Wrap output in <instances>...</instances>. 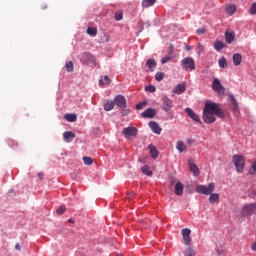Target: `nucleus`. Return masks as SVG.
<instances>
[{"label":"nucleus","mask_w":256,"mask_h":256,"mask_svg":"<svg viewBox=\"0 0 256 256\" xmlns=\"http://www.w3.org/2000/svg\"><path fill=\"white\" fill-rule=\"evenodd\" d=\"M212 89L216 92H220L223 89L222 84L220 83L218 78H214L213 84H212Z\"/></svg>","instance_id":"a211bd4d"},{"label":"nucleus","mask_w":256,"mask_h":256,"mask_svg":"<svg viewBox=\"0 0 256 256\" xmlns=\"http://www.w3.org/2000/svg\"><path fill=\"white\" fill-rule=\"evenodd\" d=\"M62 137L64 138V142L69 144V143H72L73 140H75L76 134L68 131V132H64V134H62Z\"/></svg>","instance_id":"f8f14e48"},{"label":"nucleus","mask_w":256,"mask_h":256,"mask_svg":"<svg viewBox=\"0 0 256 256\" xmlns=\"http://www.w3.org/2000/svg\"><path fill=\"white\" fill-rule=\"evenodd\" d=\"M181 67H183L186 71H194L196 69L195 67V60L191 57H186L183 60H181Z\"/></svg>","instance_id":"20e7f679"},{"label":"nucleus","mask_w":256,"mask_h":256,"mask_svg":"<svg viewBox=\"0 0 256 256\" xmlns=\"http://www.w3.org/2000/svg\"><path fill=\"white\" fill-rule=\"evenodd\" d=\"M251 250L256 251V241L253 244H251Z\"/></svg>","instance_id":"3c124183"},{"label":"nucleus","mask_w":256,"mask_h":256,"mask_svg":"<svg viewBox=\"0 0 256 256\" xmlns=\"http://www.w3.org/2000/svg\"><path fill=\"white\" fill-rule=\"evenodd\" d=\"M216 117L224 119L225 113L220 108L219 104L213 101H207L202 112V120H204L205 124L211 125L216 122Z\"/></svg>","instance_id":"f257e3e1"},{"label":"nucleus","mask_w":256,"mask_h":256,"mask_svg":"<svg viewBox=\"0 0 256 256\" xmlns=\"http://www.w3.org/2000/svg\"><path fill=\"white\" fill-rule=\"evenodd\" d=\"M185 49H186V51H191L192 48H191V46L187 45Z\"/></svg>","instance_id":"4d7b16f0"},{"label":"nucleus","mask_w":256,"mask_h":256,"mask_svg":"<svg viewBox=\"0 0 256 256\" xmlns=\"http://www.w3.org/2000/svg\"><path fill=\"white\" fill-rule=\"evenodd\" d=\"M175 148L177 149L178 152L183 153L186 151L187 146L183 141H178Z\"/></svg>","instance_id":"412c9836"},{"label":"nucleus","mask_w":256,"mask_h":256,"mask_svg":"<svg viewBox=\"0 0 256 256\" xmlns=\"http://www.w3.org/2000/svg\"><path fill=\"white\" fill-rule=\"evenodd\" d=\"M223 48H225V43L222 41L214 42V49H216V51H222Z\"/></svg>","instance_id":"cd10ccee"},{"label":"nucleus","mask_w":256,"mask_h":256,"mask_svg":"<svg viewBox=\"0 0 256 256\" xmlns=\"http://www.w3.org/2000/svg\"><path fill=\"white\" fill-rule=\"evenodd\" d=\"M164 78H165L164 72H156L155 74L156 81L161 82L162 80H164Z\"/></svg>","instance_id":"473e14b6"},{"label":"nucleus","mask_w":256,"mask_h":256,"mask_svg":"<svg viewBox=\"0 0 256 256\" xmlns=\"http://www.w3.org/2000/svg\"><path fill=\"white\" fill-rule=\"evenodd\" d=\"M80 62L94 68L98 66L97 59L95 56L89 54L88 52H85L83 54H80L79 56Z\"/></svg>","instance_id":"f03ea898"},{"label":"nucleus","mask_w":256,"mask_h":256,"mask_svg":"<svg viewBox=\"0 0 256 256\" xmlns=\"http://www.w3.org/2000/svg\"><path fill=\"white\" fill-rule=\"evenodd\" d=\"M146 105V103H138L136 106H135V109L137 110H141L143 109V107Z\"/></svg>","instance_id":"de8ad7c7"},{"label":"nucleus","mask_w":256,"mask_h":256,"mask_svg":"<svg viewBox=\"0 0 256 256\" xmlns=\"http://www.w3.org/2000/svg\"><path fill=\"white\" fill-rule=\"evenodd\" d=\"M15 249L16 251H21V246L19 245V243H16Z\"/></svg>","instance_id":"864d4df0"},{"label":"nucleus","mask_w":256,"mask_h":256,"mask_svg":"<svg viewBox=\"0 0 256 256\" xmlns=\"http://www.w3.org/2000/svg\"><path fill=\"white\" fill-rule=\"evenodd\" d=\"M184 189H185V185H183V183H180V182L176 183L175 184V195L182 196Z\"/></svg>","instance_id":"6ab92c4d"},{"label":"nucleus","mask_w":256,"mask_h":256,"mask_svg":"<svg viewBox=\"0 0 256 256\" xmlns=\"http://www.w3.org/2000/svg\"><path fill=\"white\" fill-rule=\"evenodd\" d=\"M232 161L233 165H235L236 171H238V173H243L245 166L244 157L241 155H233Z\"/></svg>","instance_id":"7ed1b4c3"},{"label":"nucleus","mask_w":256,"mask_h":256,"mask_svg":"<svg viewBox=\"0 0 256 256\" xmlns=\"http://www.w3.org/2000/svg\"><path fill=\"white\" fill-rule=\"evenodd\" d=\"M38 176H39L40 179H42L43 178V173L40 172Z\"/></svg>","instance_id":"13d9d810"},{"label":"nucleus","mask_w":256,"mask_h":256,"mask_svg":"<svg viewBox=\"0 0 256 256\" xmlns=\"http://www.w3.org/2000/svg\"><path fill=\"white\" fill-rule=\"evenodd\" d=\"M156 115V110L149 108L146 111H144L143 113H141V116L143 118H147V119H153Z\"/></svg>","instance_id":"4468645a"},{"label":"nucleus","mask_w":256,"mask_h":256,"mask_svg":"<svg viewBox=\"0 0 256 256\" xmlns=\"http://www.w3.org/2000/svg\"><path fill=\"white\" fill-rule=\"evenodd\" d=\"M189 169H190V172H192L195 177L199 176V168L197 164L192 162L191 159H189Z\"/></svg>","instance_id":"2eb2a0df"},{"label":"nucleus","mask_w":256,"mask_h":256,"mask_svg":"<svg viewBox=\"0 0 256 256\" xmlns=\"http://www.w3.org/2000/svg\"><path fill=\"white\" fill-rule=\"evenodd\" d=\"M83 163H84L86 166H91V165H92V158H91V157H88V156L83 157Z\"/></svg>","instance_id":"4c0bfd02"},{"label":"nucleus","mask_w":256,"mask_h":256,"mask_svg":"<svg viewBox=\"0 0 256 256\" xmlns=\"http://www.w3.org/2000/svg\"><path fill=\"white\" fill-rule=\"evenodd\" d=\"M122 134L123 136H125L127 140H130V138H133L137 135V128L135 127L123 128Z\"/></svg>","instance_id":"9d476101"},{"label":"nucleus","mask_w":256,"mask_h":256,"mask_svg":"<svg viewBox=\"0 0 256 256\" xmlns=\"http://www.w3.org/2000/svg\"><path fill=\"white\" fill-rule=\"evenodd\" d=\"M250 175H256V161L251 164V169L249 171Z\"/></svg>","instance_id":"ea45409f"},{"label":"nucleus","mask_w":256,"mask_h":256,"mask_svg":"<svg viewBox=\"0 0 256 256\" xmlns=\"http://www.w3.org/2000/svg\"><path fill=\"white\" fill-rule=\"evenodd\" d=\"M185 112L187 114V116L190 117V119H192L193 121H195L196 123L202 124L201 119L199 118V116L197 115V113L193 112V110L189 107H187L185 109Z\"/></svg>","instance_id":"9b49d317"},{"label":"nucleus","mask_w":256,"mask_h":256,"mask_svg":"<svg viewBox=\"0 0 256 256\" xmlns=\"http://www.w3.org/2000/svg\"><path fill=\"white\" fill-rule=\"evenodd\" d=\"M193 143H195V140H192V139L187 140V144L191 145Z\"/></svg>","instance_id":"6e6d98bb"},{"label":"nucleus","mask_w":256,"mask_h":256,"mask_svg":"<svg viewBox=\"0 0 256 256\" xmlns=\"http://www.w3.org/2000/svg\"><path fill=\"white\" fill-rule=\"evenodd\" d=\"M236 11H237V6H235L234 4H229L226 6L227 15H234Z\"/></svg>","instance_id":"5701e85b"},{"label":"nucleus","mask_w":256,"mask_h":256,"mask_svg":"<svg viewBox=\"0 0 256 256\" xmlns=\"http://www.w3.org/2000/svg\"><path fill=\"white\" fill-rule=\"evenodd\" d=\"M149 151H150V156H152L153 159L158 158L159 152L154 145H149Z\"/></svg>","instance_id":"4be33fe9"},{"label":"nucleus","mask_w":256,"mask_h":256,"mask_svg":"<svg viewBox=\"0 0 256 256\" xmlns=\"http://www.w3.org/2000/svg\"><path fill=\"white\" fill-rule=\"evenodd\" d=\"M216 256H223V252L219 249L216 250Z\"/></svg>","instance_id":"603ef678"},{"label":"nucleus","mask_w":256,"mask_h":256,"mask_svg":"<svg viewBox=\"0 0 256 256\" xmlns=\"http://www.w3.org/2000/svg\"><path fill=\"white\" fill-rule=\"evenodd\" d=\"M107 42H109V35L104 34V35L102 36V43H107Z\"/></svg>","instance_id":"49530a36"},{"label":"nucleus","mask_w":256,"mask_h":256,"mask_svg":"<svg viewBox=\"0 0 256 256\" xmlns=\"http://www.w3.org/2000/svg\"><path fill=\"white\" fill-rule=\"evenodd\" d=\"M114 107L115 103L113 101H106V103H104V111L106 112L112 111Z\"/></svg>","instance_id":"b1692460"},{"label":"nucleus","mask_w":256,"mask_h":256,"mask_svg":"<svg viewBox=\"0 0 256 256\" xmlns=\"http://www.w3.org/2000/svg\"><path fill=\"white\" fill-rule=\"evenodd\" d=\"M171 109H173V100L164 96V98H162V111L168 113Z\"/></svg>","instance_id":"6e6552de"},{"label":"nucleus","mask_w":256,"mask_h":256,"mask_svg":"<svg viewBox=\"0 0 256 256\" xmlns=\"http://www.w3.org/2000/svg\"><path fill=\"white\" fill-rule=\"evenodd\" d=\"M256 214V204H247L242 208L241 216L248 217Z\"/></svg>","instance_id":"423d86ee"},{"label":"nucleus","mask_w":256,"mask_h":256,"mask_svg":"<svg viewBox=\"0 0 256 256\" xmlns=\"http://www.w3.org/2000/svg\"><path fill=\"white\" fill-rule=\"evenodd\" d=\"M114 19H116V21H121L123 19L122 12H116V14H114Z\"/></svg>","instance_id":"a19ab883"},{"label":"nucleus","mask_w":256,"mask_h":256,"mask_svg":"<svg viewBox=\"0 0 256 256\" xmlns=\"http://www.w3.org/2000/svg\"><path fill=\"white\" fill-rule=\"evenodd\" d=\"M224 38L226 39L227 44H231L235 41V34L234 32L226 31V33H224Z\"/></svg>","instance_id":"dca6fc26"},{"label":"nucleus","mask_w":256,"mask_h":256,"mask_svg":"<svg viewBox=\"0 0 256 256\" xmlns=\"http://www.w3.org/2000/svg\"><path fill=\"white\" fill-rule=\"evenodd\" d=\"M229 99H230V102H232L233 109L238 110V103L235 96L233 94H230Z\"/></svg>","instance_id":"7c9ffc66"},{"label":"nucleus","mask_w":256,"mask_h":256,"mask_svg":"<svg viewBox=\"0 0 256 256\" xmlns=\"http://www.w3.org/2000/svg\"><path fill=\"white\" fill-rule=\"evenodd\" d=\"M65 69L67 70V72H73V69H74L73 62L70 61L65 63Z\"/></svg>","instance_id":"e433bc0d"},{"label":"nucleus","mask_w":256,"mask_h":256,"mask_svg":"<svg viewBox=\"0 0 256 256\" xmlns=\"http://www.w3.org/2000/svg\"><path fill=\"white\" fill-rule=\"evenodd\" d=\"M43 9H46V6L42 7Z\"/></svg>","instance_id":"bf43d9fd"},{"label":"nucleus","mask_w":256,"mask_h":256,"mask_svg":"<svg viewBox=\"0 0 256 256\" xmlns=\"http://www.w3.org/2000/svg\"><path fill=\"white\" fill-rule=\"evenodd\" d=\"M64 118L68 122L73 123V122H75L77 120V115L76 114L67 113V114L64 115Z\"/></svg>","instance_id":"a878e982"},{"label":"nucleus","mask_w":256,"mask_h":256,"mask_svg":"<svg viewBox=\"0 0 256 256\" xmlns=\"http://www.w3.org/2000/svg\"><path fill=\"white\" fill-rule=\"evenodd\" d=\"M141 171L144 175H147L148 177L152 176V171L150 170L149 166H143V168H141Z\"/></svg>","instance_id":"2f4dec72"},{"label":"nucleus","mask_w":256,"mask_h":256,"mask_svg":"<svg viewBox=\"0 0 256 256\" xmlns=\"http://www.w3.org/2000/svg\"><path fill=\"white\" fill-rule=\"evenodd\" d=\"M150 129H152V132L155 133L156 135H161L162 128L159 126L156 121H150L149 123Z\"/></svg>","instance_id":"ddd939ff"},{"label":"nucleus","mask_w":256,"mask_h":256,"mask_svg":"<svg viewBox=\"0 0 256 256\" xmlns=\"http://www.w3.org/2000/svg\"><path fill=\"white\" fill-rule=\"evenodd\" d=\"M181 236H183V241L186 246H191V229L189 228H184L181 230Z\"/></svg>","instance_id":"1a4fd4ad"},{"label":"nucleus","mask_w":256,"mask_h":256,"mask_svg":"<svg viewBox=\"0 0 256 256\" xmlns=\"http://www.w3.org/2000/svg\"><path fill=\"white\" fill-rule=\"evenodd\" d=\"M186 91V86L185 84H179L177 86H175L173 92L175 95H182L183 93H185Z\"/></svg>","instance_id":"f3484780"},{"label":"nucleus","mask_w":256,"mask_h":256,"mask_svg":"<svg viewBox=\"0 0 256 256\" xmlns=\"http://www.w3.org/2000/svg\"><path fill=\"white\" fill-rule=\"evenodd\" d=\"M113 103H114V105H116L120 109L127 108V99H125V96H123L121 94L114 97Z\"/></svg>","instance_id":"0eeeda50"},{"label":"nucleus","mask_w":256,"mask_h":256,"mask_svg":"<svg viewBox=\"0 0 256 256\" xmlns=\"http://www.w3.org/2000/svg\"><path fill=\"white\" fill-rule=\"evenodd\" d=\"M146 91L149 92V93H155L156 92V87L153 86V85L146 86Z\"/></svg>","instance_id":"79ce46f5"},{"label":"nucleus","mask_w":256,"mask_h":256,"mask_svg":"<svg viewBox=\"0 0 256 256\" xmlns=\"http://www.w3.org/2000/svg\"><path fill=\"white\" fill-rule=\"evenodd\" d=\"M197 33L199 35H203L205 33V29L204 28L198 29Z\"/></svg>","instance_id":"8fccbe9b"},{"label":"nucleus","mask_w":256,"mask_h":256,"mask_svg":"<svg viewBox=\"0 0 256 256\" xmlns=\"http://www.w3.org/2000/svg\"><path fill=\"white\" fill-rule=\"evenodd\" d=\"M112 82V80L109 78V76H104V82L103 79H100V85H109Z\"/></svg>","instance_id":"f704fd0d"},{"label":"nucleus","mask_w":256,"mask_h":256,"mask_svg":"<svg viewBox=\"0 0 256 256\" xmlns=\"http://www.w3.org/2000/svg\"><path fill=\"white\" fill-rule=\"evenodd\" d=\"M173 53H174V46L173 44H169V47H168L169 56L173 55Z\"/></svg>","instance_id":"a18cd8bd"},{"label":"nucleus","mask_w":256,"mask_h":256,"mask_svg":"<svg viewBox=\"0 0 256 256\" xmlns=\"http://www.w3.org/2000/svg\"><path fill=\"white\" fill-rule=\"evenodd\" d=\"M86 33H88V35H90L92 37H95V36H97V29L89 27L86 30Z\"/></svg>","instance_id":"72a5a7b5"},{"label":"nucleus","mask_w":256,"mask_h":256,"mask_svg":"<svg viewBox=\"0 0 256 256\" xmlns=\"http://www.w3.org/2000/svg\"><path fill=\"white\" fill-rule=\"evenodd\" d=\"M146 67L149 68V72H153V69L156 67V61L154 59L147 60Z\"/></svg>","instance_id":"393cba45"},{"label":"nucleus","mask_w":256,"mask_h":256,"mask_svg":"<svg viewBox=\"0 0 256 256\" xmlns=\"http://www.w3.org/2000/svg\"><path fill=\"white\" fill-rule=\"evenodd\" d=\"M218 66H220V68L226 69L228 68V61L225 58H220V60H218Z\"/></svg>","instance_id":"c756f323"},{"label":"nucleus","mask_w":256,"mask_h":256,"mask_svg":"<svg viewBox=\"0 0 256 256\" xmlns=\"http://www.w3.org/2000/svg\"><path fill=\"white\" fill-rule=\"evenodd\" d=\"M250 14L256 15V3H253L250 8Z\"/></svg>","instance_id":"c03bdc74"},{"label":"nucleus","mask_w":256,"mask_h":256,"mask_svg":"<svg viewBox=\"0 0 256 256\" xmlns=\"http://www.w3.org/2000/svg\"><path fill=\"white\" fill-rule=\"evenodd\" d=\"M184 256H195V251L191 247H187Z\"/></svg>","instance_id":"58836bf2"},{"label":"nucleus","mask_w":256,"mask_h":256,"mask_svg":"<svg viewBox=\"0 0 256 256\" xmlns=\"http://www.w3.org/2000/svg\"><path fill=\"white\" fill-rule=\"evenodd\" d=\"M129 113H130V110L128 109H123L121 112L122 116H127Z\"/></svg>","instance_id":"09e8293b"},{"label":"nucleus","mask_w":256,"mask_h":256,"mask_svg":"<svg viewBox=\"0 0 256 256\" xmlns=\"http://www.w3.org/2000/svg\"><path fill=\"white\" fill-rule=\"evenodd\" d=\"M232 60H233V65L240 66L241 62L243 61V56H241V54H238V53L233 54Z\"/></svg>","instance_id":"aec40b11"},{"label":"nucleus","mask_w":256,"mask_h":256,"mask_svg":"<svg viewBox=\"0 0 256 256\" xmlns=\"http://www.w3.org/2000/svg\"><path fill=\"white\" fill-rule=\"evenodd\" d=\"M66 212L65 206H59L58 209H56V215L62 216Z\"/></svg>","instance_id":"c9c22d12"},{"label":"nucleus","mask_w":256,"mask_h":256,"mask_svg":"<svg viewBox=\"0 0 256 256\" xmlns=\"http://www.w3.org/2000/svg\"><path fill=\"white\" fill-rule=\"evenodd\" d=\"M155 3L156 0H143V2H141V6H143V8H149L152 7Z\"/></svg>","instance_id":"bb28decb"},{"label":"nucleus","mask_w":256,"mask_h":256,"mask_svg":"<svg viewBox=\"0 0 256 256\" xmlns=\"http://www.w3.org/2000/svg\"><path fill=\"white\" fill-rule=\"evenodd\" d=\"M209 201L211 204L219 202V194L218 193H211Z\"/></svg>","instance_id":"c85d7f7f"},{"label":"nucleus","mask_w":256,"mask_h":256,"mask_svg":"<svg viewBox=\"0 0 256 256\" xmlns=\"http://www.w3.org/2000/svg\"><path fill=\"white\" fill-rule=\"evenodd\" d=\"M196 192L202 195H210L214 192V183L206 185H198L196 186Z\"/></svg>","instance_id":"39448f33"},{"label":"nucleus","mask_w":256,"mask_h":256,"mask_svg":"<svg viewBox=\"0 0 256 256\" xmlns=\"http://www.w3.org/2000/svg\"><path fill=\"white\" fill-rule=\"evenodd\" d=\"M198 49L200 52L204 51V47L201 44H198Z\"/></svg>","instance_id":"5fc2aeb1"},{"label":"nucleus","mask_w":256,"mask_h":256,"mask_svg":"<svg viewBox=\"0 0 256 256\" xmlns=\"http://www.w3.org/2000/svg\"><path fill=\"white\" fill-rule=\"evenodd\" d=\"M171 60H172L171 56H165L164 58H162V60H160V63L167 64V62H169Z\"/></svg>","instance_id":"37998d69"}]
</instances>
